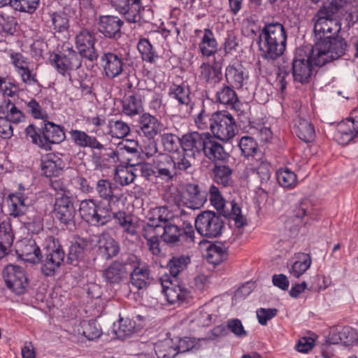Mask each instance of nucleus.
I'll list each match as a JSON object with an SVG mask.
<instances>
[{
  "mask_svg": "<svg viewBox=\"0 0 358 358\" xmlns=\"http://www.w3.org/2000/svg\"><path fill=\"white\" fill-rule=\"evenodd\" d=\"M343 2L344 0H331L324 5L313 18L316 40L314 45L320 42L326 43L327 44L326 52L330 54L338 52L337 50L339 48L340 53L338 59L345 54L348 46L345 39L338 35L341 29V23L334 17Z\"/></svg>",
  "mask_w": 358,
  "mask_h": 358,
  "instance_id": "nucleus-1",
  "label": "nucleus"
},
{
  "mask_svg": "<svg viewBox=\"0 0 358 358\" xmlns=\"http://www.w3.org/2000/svg\"><path fill=\"white\" fill-rule=\"evenodd\" d=\"M326 43H319L313 46L297 48L292 62V74L296 83L302 85L310 83L313 66H323L326 64L338 59L339 48L334 53L327 52Z\"/></svg>",
  "mask_w": 358,
  "mask_h": 358,
  "instance_id": "nucleus-2",
  "label": "nucleus"
},
{
  "mask_svg": "<svg viewBox=\"0 0 358 358\" xmlns=\"http://www.w3.org/2000/svg\"><path fill=\"white\" fill-rule=\"evenodd\" d=\"M287 35L284 25L278 22L266 23L259 34V51L263 59L275 61L287 47Z\"/></svg>",
  "mask_w": 358,
  "mask_h": 358,
  "instance_id": "nucleus-3",
  "label": "nucleus"
},
{
  "mask_svg": "<svg viewBox=\"0 0 358 358\" xmlns=\"http://www.w3.org/2000/svg\"><path fill=\"white\" fill-rule=\"evenodd\" d=\"M26 138L42 150L50 151L53 144H58L66 138L64 128L62 125L48 121H43L41 127L34 124L25 129Z\"/></svg>",
  "mask_w": 358,
  "mask_h": 358,
  "instance_id": "nucleus-4",
  "label": "nucleus"
},
{
  "mask_svg": "<svg viewBox=\"0 0 358 358\" xmlns=\"http://www.w3.org/2000/svg\"><path fill=\"white\" fill-rule=\"evenodd\" d=\"M210 129L216 138L228 142L238 133L234 116L227 110H219L211 114Z\"/></svg>",
  "mask_w": 358,
  "mask_h": 358,
  "instance_id": "nucleus-5",
  "label": "nucleus"
},
{
  "mask_svg": "<svg viewBox=\"0 0 358 358\" xmlns=\"http://www.w3.org/2000/svg\"><path fill=\"white\" fill-rule=\"evenodd\" d=\"M161 238L168 245L191 248L195 243V232L191 222L184 220L182 228L171 223L166 224Z\"/></svg>",
  "mask_w": 358,
  "mask_h": 358,
  "instance_id": "nucleus-6",
  "label": "nucleus"
},
{
  "mask_svg": "<svg viewBox=\"0 0 358 358\" xmlns=\"http://www.w3.org/2000/svg\"><path fill=\"white\" fill-rule=\"evenodd\" d=\"M194 227L201 236L214 238L222 235L225 223L220 215L213 211L205 210L194 219Z\"/></svg>",
  "mask_w": 358,
  "mask_h": 358,
  "instance_id": "nucleus-7",
  "label": "nucleus"
},
{
  "mask_svg": "<svg viewBox=\"0 0 358 358\" xmlns=\"http://www.w3.org/2000/svg\"><path fill=\"white\" fill-rule=\"evenodd\" d=\"M50 64L59 74L71 80L72 72L81 66L82 61L75 50L72 48H67L57 53L52 54Z\"/></svg>",
  "mask_w": 358,
  "mask_h": 358,
  "instance_id": "nucleus-8",
  "label": "nucleus"
},
{
  "mask_svg": "<svg viewBox=\"0 0 358 358\" xmlns=\"http://www.w3.org/2000/svg\"><path fill=\"white\" fill-rule=\"evenodd\" d=\"M45 257L42 262L41 271L45 275L52 276L64 262L65 252L59 241L52 236L45 238Z\"/></svg>",
  "mask_w": 358,
  "mask_h": 358,
  "instance_id": "nucleus-9",
  "label": "nucleus"
},
{
  "mask_svg": "<svg viewBox=\"0 0 358 358\" xmlns=\"http://www.w3.org/2000/svg\"><path fill=\"white\" fill-rule=\"evenodd\" d=\"M79 213L83 220L92 225L102 226L110 220L106 208L99 207L93 199H85L80 203Z\"/></svg>",
  "mask_w": 358,
  "mask_h": 358,
  "instance_id": "nucleus-10",
  "label": "nucleus"
},
{
  "mask_svg": "<svg viewBox=\"0 0 358 358\" xmlns=\"http://www.w3.org/2000/svg\"><path fill=\"white\" fill-rule=\"evenodd\" d=\"M32 192L22 183L18 184L17 190L8 195L7 202L9 215L14 217L23 215L27 207L31 204Z\"/></svg>",
  "mask_w": 358,
  "mask_h": 358,
  "instance_id": "nucleus-11",
  "label": "nucleus"
},
{
  "mask_svg": "<svg viewBox=\"0 0 358 358\" xmlns=\"http://www.w3.org/2000/svg\"><path fill=\"white\" fill-rule=\"evenodd\" d=\"M111 7L129 23L142 22L144 8L141 0H109Z\"/></svg>",
  "mask_w": 358,
  "mask_h": 358,
  "instance_id": "nucleus-12",
  "label": "nucleus"
},
{
  "mask_svg": "<svg viewBox=\"0 0 358 358\" xmlns=\"http://www.w3.org/2000/svg\"><path fill=\"white\" fill-rule=\"evenodd\" d=\"M53 213L61 224L66 226L73 225L76 210L72 197L66 193H58L55 198Z\"/></svg>",
  "mask_w": 358,
  "mask_h": 358,
  "instance_id": "nucleus-13",
  "label": "nucleus"
},
{
  "mask_svg": "<svg viewBox=\"0 0 358 358\" xmlns=\"http://www.w3.org/2000/svg\"><path fill=\"white\" fill-rule=\"evenodd\" d=\"M358 136V107L353 109L349 117L337 125L334 138L339 144L346 145Z\"/></svg>",
  "mask_w": 358,
  "mask_h": 358,
  "instance_id": "nucleus-14",
  "label": "nucleus"
},
{
  "mask_svg": "<svg viewBox=\"0 0 358 358\" xmlns=\"http://www.w3.org/2000/svg\"><path fill=\"white\" fill-rule=\"evenodd\" d=\"M100 64L104 76L110 80L122 76L126 68L125 59L122 55L110 51L102 53Z\"/></svg>",
  "mask_w": 358,
  "mask_h": 358,
  "instance_id": "nucleus-15",
  "label": "nucleus"
},
{
  "mask_svg": "<svg viewBox=\"0 0 358 358\" xmlns=\"http://www.w3.org/2000/svg\"><path fill=\"white\" fill-rule=\"evenodd\" d=\"M97 29L105 38L117 41L122 36L124 21L117 15H101L96 19Z\"/></svg>",
  "mask_w": 358,
  "mask_h": 358,
  "instance_id": "nucleus-16",
  "label": "nucleus"
},
{
  "mask_svg": "<svg viewBox=\"0 0 358 358\" xmlns=\"http://www.w3.org/2000/svg\"><path fill=\"white\" fill-rule=\"evenodd\" d=\"M209 132H188L180 138V146L189 157L195 158L201 155Z\"/></svg>",
  "mask_w": 358,
  "mask_h": 358,
  "instance_id": "nucleus-17",
  "label": "nucleus"
},
{
  "mask_svg": "<svg viewBox=\"0 0 358 358\" xmlns=\"http://www.w3.org/2000/svg\"><path fill=\"white\" fill-rule=\"evenodd\" d=\"M7 287L13 291L25 290L29 287V280L24 268L21 266L9 264L3 271Z\"/></svg>",
  "mask_w": 358,
  "mask_h": 358,
  "instance_id": "nucleus-18",
  "label": "nucleus"
},
{
  "mask_svg": "<svg viewBox=\"0 0 358 358\" xmlns=\"http://www.w3.org/2000/svg\"><path fill=\"white\" fill-rule=\"evenodd\" d=\"M75 42L80 55L93 62L98 57L94 47L95 37L94 34L87 29H81L76 36Z\"/></svg>",
  "mask_w": 358,
  "mask_h": 358,
  "instance_id": "nucleus-19",
  "label": "nucleus"
},
{
  "mask_svg": "<svg viewBox=\"0 0 358 358\" xmlns=\"http://www.w3.org/2000/svg\"><path fill=\"white\" fill-rule=\"evenodd\" d=\"M15 252L21 259L33 264L42 262L43 255L35 240L24 238L15 243Z\"/></svg>",
  "mask_w": 358,
  "mask_h": 358,
  "instance_id": "nucleus-20",
  "label": "nucleus"
},
{
  "mask_svg": "<svg viewBox=\"0 0 358 358\" xmlns=\"http://www.w3.org/2000/svg\"><path fill=\"white\" fill-rule=\"evenodd\" d=\"M151 93V90L138 88L131 94L125 96L122 101V112L131 117L141 113L143 110V103L145 96Z\"/></svg>",
  "mask_w": 358,
  "mask_h": 358,
  "instance_id": "nucleus-21",
  "label": "nucleus"
},
{
  "mask_svg": "<svg viewBox=\"0 0 358 358\" xmlns=\"http://www.w3.org/2000/svg\"><path fill=\"white\" fill-rule=\"evenodd\" d=\"M194 32L195 37L200 39L198 50L201 55L206 57L214 56L217 52L218 43L213 31L205 28L203 30L196 29Z\"/></svg>",
  "mask_w": 358,
  "mask_h": 358,
  "instance_id": "nucleus-22",
  "label": "nucleus"
},
{
  "mask_svg": "<svg viewBox=\"0 0 358 358\" xmlns=\"http://www.w3.org/2000/svg\"><path fill=\"white\" fill-rule=\"evenodd\" d=\"M358 341L357 331L350 327H334L330 329L327 337L329 344H343V345H352Z\"/></svg>",
  "mask_w": 358,
  "mask_h": 358,
  "instance_id": "nucleus-23",
  "label": "nucleus"
},
{
  "mask_svg": "<svg viewBox=\"0 0 358 358\" xmlns=\"http://www.w3.org/2000/svg\"><path fill=\"white\" fill-rule=\"evenodd\" d=\"M69 135L71 141L80 148H87L97 151H101L104 148V145L96 136L90 135L85 131L71 129L69 131Z\"/></svg>",
  "mask_w": 358,
  "mask_h": 358,
  "instance_id": "nucleus-24",
  "label": "nucleus"
},
{
  "mask_svg": "<svg viewBox=\"0 0 358 358\" xmlns=\"http://www.w3.org/2000/svg\"><path fill=\"white\" fill-rule=\"evenodd\" d=\"M215 138L209 133L201 154L215 164L225 162L229 155L225 151L223 145L217 142Z\"/></svg>",
  "mask_w": 358,
  "mask_h": 358,
  "instance_id": "nucleus-25",
  "label": "nucleus"
},
{
  "mask_svg": "<svg viewBox=\"0 0 358 358\" xmlns=\"http://www.w3.org/2000/svg\"><path fill=\"white\" fill-rule=\"evenodd\" d=\"M246 172L248 174H256L260 180L261 184L267 183L271 178L272 173L271 164L265 157L251 159L247 164Z\"/></svg>",
  "mask_w": 358,
  "mask_h": 358,
  "instance_id": "nucleus-26",
  "label": "nucleus"
},
{
  "mask_svg": "<svg viewBox=\"0 0 358 358\" xmlns=\"http://www.w3.org/2000/svg\"><path fill=\"white\" fill-rule=\"evenodd\" d=\"M138 124V133L148 139H153L162 131L161 122L148 113H144L139 117Z\"/></svg>",
  "mask_w": 358,
  "mask_h": 358,
  "instance_id": "nucleus-27",
  "label": "nucleus"
},
{
  "mask_svg": "<svg viewBox=\"0 0 358 358\" xmlns=\"http://www.w3.org/2000/svg\"><path fill=\"white\" fill-rule=\"evenodd\" d=\"M248 77V73L240 63L229 64L225 69L224 78L226 83L234 87L237 90L243 87Z\"/></svg>",
  "mask_w": 358,
  "mask_h": 358,
  "instance_id": "nucleus-28",
  "label": "nucleus"
},
{
  "mask_svg": "<svg viewBox=\"0 0 358 358\" xmlns=\"http://www.w3.org/2000/svg\"><path fill=\"white\" fill-rule=\"evenodd\" d=\"M111 148H104L99 152H93L92 159L96 169H103L110 168L118 163V157L122 152Z\"/></svg>",
  "mask_w": 358,
  "mask_h": 358,
  "instance_id": "nucleus-29",
  "label": "nucleus"
},
{
  "mask_svg": "<svg viewBox=\"0 0 358 358\" xmlns=\"http://www.w3.org/2000/svg\"><path fill=\"white\" fill-rule=\"evenodd\" d=\"M159 226L147 224L143 226L141 236L146 241L145 245L148 251L155 257H160L162 250L160 246Z\"/></svg>",
  "mask_w": 358,
  "mask_h": 358,
  "instance_id": "nucleus-30",
  "label": "nucleus"
},
{
  "mask_svg": "<svg viewBox=\"0 0 358 358\" xmlns=\"http://www.w3.org/2000/svg\"><path fill=\"white\" fill-rule=\"evenodd\" d=\"M185 197L187 201L185 204L189 210L199 209L206 201L207 193L201 190L199 185L189 183L185 187Z\"/></svg>",
  "mask_w": 358,
  "mask_h": 358,
  "instance_id": "nucleus-31",
  "label": "nucleus"
},
{
  "mask_svg": "<svg viewBox=\"0 0 358 358\" xmlns=\"http://www.w3.org/2000/svg\"><path fill=\"white\" fill-rule=\"evenodd\" d=\"M152 161L157 172V178L168 182L176 177L172 159L169 155L159 154L155 156Z\"/></svg>",
  "mask_w": 358,
  "mask_h": 358,
  "instance_id": "nucleus-32",
  "label": "nucleus"
},
{
  "mask_svg": "<svg viewBox=\"0 0 358 358\" xmlns=\"http://www.w3.org/2000/svg\"><path fill=\"white\" fill-rule=\"evenodd\" d=\"M87 238L76 236L71 241L66 257V263L73 266H77L83 259L85 250L89 245Z\"/></svg>",
  "mask_w": 358,
  "mask_h": 358,
  "instance_id": "nucleus-33",
  "label": "nucleus"
},
{
  "mask_svg": "<svg viewBox=\"0 0 358 358\" xmlns=\"http://www.w3.org/2000/svg\"><path fill=\"white\" fill-rule=\"evenodd\" d=\"M98 253L106 259H110L120 252L119 243L108 234L102 233L97 241Z\"/></svg>",
  "mask_w": 358,
  "mask_h": 358,
  "instance_id": "nucleus-34",
  "label": "nucleus"
},
{
  "mask_svg": "<svg viewBox=\"0 0 358 358\" xmlns=\"http://www.w3.org/2000/svg\"><path fill=\"white\" fill-rule=\"evenodd\" d=\"M63 167V160L55 153H48L41 159L42 174L47 178H51L58 176Z\"/></svg>",
  "mask_w": 358,
  "mask_h": 358,
  "instance_id": "nucleus-35",
  "label": "nucleus"
},
{
  "mask_svg": "<svg viewBox=\"0 0 358 358\" xmlns=\"http://www.w3.org/2000/svg\"><path fill=\"white\" fill-rule=\"evenodd\" d=\"M191 90L189 85L185 83L180 84L172 83L168 89V96L177 101L178 106H188L191 103Z\"/></svg>",
  "mask_w": 358,
  "mask_h": 358,
  "instance_id": "nucleus-36",
  "label": "nucleus"
},
{
  "mask_svg": "<svg viewBox=\"0 0 358 358\" xmlns=\"http://www.w3.org/2000/svg\"><path fill=\"white\" fill-rule=\"evenodd\" d=\"M200 78L207 84L215 86L222 80V67L218 64L203 63L200 66Z\"/></svg>",
  "mask_w": 358,
  "mask_h": 358,
  "instance_id": "nucleus-37",
  "label": "nucleus"
},
{
  "mask_svg": "<svg viewBox=\"0 0 358 358\" xmlns=\"http://www.w3.org/2000/svg\"><path fill=\"white\" fill-rule=\"evenodd\" d=\"M0 114L11 124H19L26 121V115L10 99H4L0 105Z\"/></svg>",
  "mask_w": 358,
  "mask_h": 358,
  "instance_id": "nucleus-38",
  "label": "nucleus"
},
{
  "mask_svg": "<svg viewBox=\"0 0 358 358\" xmlns=\"http://www.w3.org/2000/svg\"><path fill=\"white\" fill-rule=\"evenodd\" d=\"M294 130L296 136L304 142H311L315 139L314 125L308 119L300 115L294 120Z\"/></svg>",
  "mask_w": 358,
  "mask_h": 358,
  "instance_id": "nucleus-39",
  "label": "nucleus"
},
{
  "mask_svg": "<svg viewBox=\"0 0 358 358\" xmlns=\"http://www.w3.org/2000/svg\"><path fill=\"white\" fill-rule=\"evenodd\" d=\"M45 23L54 33H64L70 27L69 19L64 11L50 12Z\"/></svg>",
  "mask_w": 358,
  "mask_h": 358,
  "instance_id": "nucleus-40",
  "label": "nucleus"
},
{
  "mask_svg": "<svg viewBox=\"0 0 358 358\" xmlns=\"http://www.w3.org/2000/svg\"><path fill=\"white\" fill-rule=\"evenodd\" d=\"M129 273L128 269L119 261H115L106 268L103 275L110 284H119L127 279Z\"/></svg>",
  "mask_w": 358,
  "mask_h": 358,
  "instance_id": "nucleus-41",
  "label": "nucleus"
},
{
  "mask_svg": "<svg viewBox=\"0 0 358 358\" xmlns=\"http://www.w3.org/2000/svg\"><path fill=\"white\" fill-rule=\"evenodd\" d=\"M14 238L15 236L10 221H2L0 225V259L9 253Z\"/></svg>",
  "mask_w": 358,
  "mask_h": 358,
  "instance_id": "nucleus-42",
  "label": "nucleus"
},
{
  "mask_svg": "<svg viewBox=\"0 0 358 358\" xmlns=\"http://www.w3.org/2000/svg\"><path fill=\"white\" fill-rule=\"evenodd\" d=\"M234 87L226 83L220 87L215 93L216 102L231 108H235L239 99Z\"/></svg>",
  "mask_w": 358,
  "mask_h": 358,
  "instance_id": "nucleus-43",
  "label": "nucleus"
},
{
  "mask_svg": "<svg viewBox=\"0 0 358 358\" xmlns=\"http://www.w3.org/2000/svg\"><path fill=\"white\" fill-rule=\"evenodd\" d=\"M341 8L344 9L345 13L341 15V23H343L345 27L350 28L358 22V0H344L339 10Z\"/></svg>",
  "mask_w": 358,
  "mask_h": 358,
  "instance_id": "nucleus-44",
  "label": "nucleus"
},
{
  "mask_svg": "<svg viewBox=\"0 0 358 358\" xmlns=\"http://www.w3.org/2000/svg\"><path fill=\"white\" fill-rule=\"evenodd\" d=\"M214 181L223 187L231 185L233 170L228 165L215 164L212 170Z\"/></svg>",
  "mask_w": 358,
  "mask_h": 358,
  "instance_id": "nucleus-45",
  "label": "nucleus"
},
{
  "mask_svg": "<svg viewBox=\"0 0 358 358\" xmlns=\"http://www.w3.org/2000/svg\"><path fill=\"white\" fill-rule=\"evenodd\" d=\"M149 266H143L136 271H129L131 284L138 289H146L150 283Z\"/></svg>",
  "mask_w": 358,
  "mask_h": 358,
  "instance_id": "nucleus-46",
  "label": "nucleus"
},
{
  "mask_svg": "<svg viewBox=\"0 0 358 358\" xmlns=\"http://www.w3.org/2000/svg\"><path fill=\"white\" fill-rule=\"evenodd\" d=\"M221 214L224 217L233 220L238 228L246 224V220L241 214V208L234 201H228Z\"/></svg>",
  "mask_w": 358,
  "mask_h": 358,
  "instance_id": "nucleus-47",
  "label": "nucleus"
},
{
  "mask_svg": "<svg viewBox=\"0 0 358 358\" xmlns=\"http://www.w3.org/2000/svg\"><path fill=\"white\" fill-rule=\"evenodd\" d=\"M75 334L83 336L89 341H93L99 338L101 335V330L96 324L92 321H83L74 329Z\"/></svg>",
  "mask_w": 358,
  "mask_h": 358,
  "instance_id": "nucleus-48",
  "label": "nucleus"
},
{
  "mask_svg": "<svg viewBox=\"0 0 358 358\" xmlns=\"http://www.w3.org/2000/svg\"><path fill=\"white\" fill-rule=\"evenodd\" d=\"M19 92V84L13 77L0 74V94L4 97L13 98L17 96Z\"/></svg>",
  "mask_w": 358,
  "mask_h": 358,
  "instance_id": "nucleus-49",
  "label": "nucleus"
},
{
  "mask_svg": "<svg viewBox=\"0 0 358 358\" xmlns=\"http://www.w3.org/2000/svg\"><path fill=\"white\" fill-rule=\"evenodd\" d=\"M130 133V127L127 123L121 120L110 119L107 123V134L112 138H123Z\"/></svg>",
  "mask_w": 358,
  "mask_h": 358,
  "instance_id": "nucleus-50",
  "label": "nucleus"
},
{
  "mask_svg": "<svg viewBox=\"0 0 358 358\" xmlns=\"http://www.w3.org/2000/svg\"><path fill=\"white\" fill-rule=\"evenodd\" d=\"M24 110L27 114L36 120H42L44 121L48 118V115L45 109L41 104L40 101L34 98H29L28 100L23 101Z\"/></svg>",
  "mask_w": 358,
  "mask_h": 358,
  "instance_id": "nucleus-51",
  "label": "nucleus"
},
{
  "mask_svg": "<svg viewBox=\"0 0 358 358\" xmlns=\"http://www.w3.org/2000/svg\"><path fill=\"white\" fill-rule=\"evenodd\" d=\"M137 49L143 61L154 64L159 56L148 39L141 38L137 44Z\"/></svg>",
  "mask_w": 358,
  "mask_h": 358,
  "instance_id": "nucleus-52",
  "label": "nucleus"
},
{
  "mask_svg": "<svg viewBox=\"0 0 358 358\" xmlns=\"http://www.w3.org/2000/svg\"><path fill=\"white\" fill-rule=\"evenodd\" d=\"M206 259L213 265H217L227 259V249L224 245L221 243L211 244L206 250Z\"/></svg>",
  "mask_w": 358,
  "mask_h": 358,
  "instance_id": "nucleus-53",
  "label": "nucleus"
},
{
  "mask_svg": "<svg viewBox=\"0 0 358 358\" xmlns=\"http://www.w3.org/2000/svg\"><path fill=\"white\" fill-rule=\"evenodd\" d=\"M170 156L176 176L180 175L182 172L187 171L192 167V163L187 158L189 155L182 149V151H177Z\"/></svg>",
  "mask_w": 358,
  "mask_h": 358,
  "instance_id": "nucleus-54",
  "label": "nucleus"
},
{
  "mask_svg": "<svg viewBox=\"0 0 358 358\" xmlns=\"http://www.w3.org/2000/svg\"><path fill=\"white\" fill-rule=\"evenodd\" d=\"M113 189V184L108 179H100L96 182V191L99 196L108 203L119 199L114 194Z\"/></svg>",
  "mask_w": 358,
  "mask_h": 358,
  "instance_id": "nucleus-55",
  "label": "nucleus"
},
{
  "mask_svg": "<svg viewBox=\"0 0 358 358\" xmlns=\"http://www.w3.org/2000/svg\"><path fill=\"white\" fill-rule=\"evenodd\" d=\"M276 179L281 187L289 189L294 188L298 184L296 174L287 167L278 170Z\"/></svg>",
  "mask_w": 358,
  "mask_h": 358,
  "instance_id": "nucleus-56",
  "label": "nucleus"
},
{
  "mask_svg": "<svg viewBox=\"0 0 358 358\" xmlns=\"http://www.w3.org/2000/svg\"><path fill=\"white\" fill-rule=\"evenodd\" d=\"M238 147L245 157L257 158L259 145L254 138L249 136H242L239 140Z\"/></svg>",
  "mask_w": 358,
  "mask_h": 358,
  "instance_id": "nucleus-57",
  "label": "nucleus"
},
{
  "mask_svg": "<svg viewBox=\"0 0 358 358\" xmlns=\"http://www.w3.org/2000/svg\"><path fill=\"white\" fill-rule=\"evenodd\" d=\"M191 259L189 255H180L172 257L167 263L169 273L178 275L187 268L190 264Z\"/></svg>",
  "mask_w": 358,
  "mask_h": 358,
  "instance_id": "nucleus-58",
  "label": "nucleus"
},
{
  "mask_svg": "<svg viewBox=\"0 0 358 358\" xmlns=\"http://www.w3.org/2000/svg\"><path fill=\"white\" fill-rule=\"evenodd\" d=\"M297 260L292 264L289 273L292 275L299 278L310 266L312 260L309 254L299 253Z\"/></svg>",
  "mask_w": 358,
  "mask_h": 358,
  "instance_id": "nucleus-59",
  "label": "nucleus"
},
{
  "mask_svg": "<svg viewBox=\"0 0 358 358\" xmlns=\"http://www.w3.org/2000/svg\"><path fill=\"white\" fill-rule=\"evenodd\" d=\"M208 339H196L192 337H184L180 338L176 346L177 352H185L191 350H199L207 343Z\"/></svg>",
  "mask_w": 358,
  "mask_h": 358,
  "instance_id": "nucleus-60",
  "label": "nucleus"
},
{
  "mask_svg": "<svg viewBox=\"0 0 358 358\" xmlns=\"http://www.w3.org/2000/svg\"><path fill=\"white\" fill-rule=\"evenodd\" d=\"M155 351L158 358H173L177 354L176 347L170 339H165L155 344Z\"/></svg>",
  "mask_w": 358,
  "mask_h": 358,
  "instance_id": "nucleus-61",
  "label": "nucleus"
},
{
  "mask_svg": "<svg viewBox=\"0 0 358 358\" xmlns=\"http://www.w3.org/2000/svg\"><path fill=\"white\" fill-rule=\"evenodd\" d=\"M189 292H161V295L169 305L180 306L187 304L190 298Z\"/></svg>",
  "mask_w": 358,
  "mask_h": 358,
  "instance_id": "nucleus-62",
  "label": "nucleus"
},
{
  "mask_svg": "<svg viewBox=\"0 0 358 358\" xmlns=\"http://www.w3.org/2000/svg\"><path fill=\"white\" fill-rule=\"evenodd\" d=\"M159 280L163 291H187L180 285V280L178 275L165 273Z\"/></svg>",
  "mask_w": 358,
  "mask_h": 358,
  "instance_id": "nucleus-63",
  "label": "nucleus"
},
{
  "mask_svg": "<svg viewBox=\"0 0 358 358\" xmlns=\"http://www.w3.org/2000/svg\"><path fill=\"white\" fill-rule=\"evenodd\" d=\"M94 80L92 77L85 76L79 81V90L81 96L84 99L92 101L96 98L94 88Z\"/></svg>",
  "mask_w": 358,
  "mask_h": 358,
  "instance_id": "nucleus-64",
  "label": "nucleus"
}]
</instances>
